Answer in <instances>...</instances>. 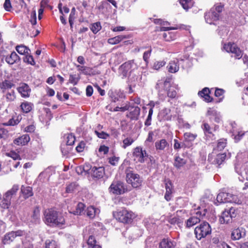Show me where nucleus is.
Segmentation results:
<instances>
[{
  "mask_svg": "<svg viewBox=\"0 0 248 248\" xmlns=\"http://www.w3.org/2000/svg\"><path fill=\"white\" fill-rule=\"evenodd\" d=\"M13 86H14V84L11 81L8 80H5L0 83V88L3 93L7 92V90L11 89Z\"/></svg>",
  "mask_w": 248,
  "mask_h": 248,
  "instance_id": "bb28decb",
  "label": "nucleus"
},
{
  "mask_svg": "<svg viewBox=\"0 0 248 248\" xmlns=\"http://www.w3.org/2000/svg\"><path fill=\"white\" fill-rule=\"evenodd\" d=\"M134 140L131 137H127L123 140L122 147L125 149L127 147L131 145L134 142Z\"/></svg>",
  "mask_w": 248,
  "mask_h": 248,
  "instance_id": "49530a36",
  "label": "nucleus"
},
{
  "mask_svg": "<svg viewBox=\"0 0 248 248\" xmlns=\"http://www.w3.org/2000/svg\"><path fill=\"white\" fill-rule=\"evenodd\" d=\"M23 61L24 62L32 65H34L35 63L32 56L30 54H27L23 58Z\"/></svg>",
  "mask_w": 248,
  "mask_h": 248,
  "instance_id": "603ef678",
  "label": "nucleus"
},
{
  "mask_svg": "<svg viewBox=\"0 0 248 248\" xmlns=\"http://www.w3.org/2000/svg\"><path fill=\"white\" fill-rule=\"evenodd\" d=\"M19 60V57L15 52H13L5 58L6 62L9 64H13Z\"/></svg>",
  "mask_w": 248,
  "mask_h": 248,
  "instance_id": "cd10ccee",
  "label": "nucleus"
},
{
  "mask_svg": "<svg viewBox=\"0 0 248 248\" xmlns=\"http://www.w3.org/2000/svg\"><path fill=\"white\" fill-rule=\"evenodd\" d=\"M3 96L5 97L7 102L14 101L16 98V93L14 90L5 92Z\"/></svg>",
  "mask_w": 248,
  "mask_h": 248,
  "instance_id": "c9c22d12",
  "label": "nucleus"
},
{
  "mask_svg": "<svg viewBox=\"0 0 248 248\" xmlns=\"http://www.w3.org/2000/svg\"><path fill=\"white\" fill-rule=\"evenodd\" d=\"M102 28L101 23L100 22H96L95 23L91 24L90 26V30L94 34L97 33Z\"/></svg>",
  "mask_w": 248,
  "mask_h": 248,
  "instance_id": "79ce46f5",
  "label": "nucleus"
},
{
  "mask_svg": "<svg viewBox=\"0 0 248 248\" xmlns=\"http://www.w3.org/2000/svg\"><path fill=\"white\" fill-rule=\"evenodd\" d=\"M174 149L175 150H178L181 148L186 147V145L185 143H183L181 144L179 141L176 140L174 139Z\"/></svg>",
  "mask_w": 248,
  "mask_h": 248,
  "instance_id": "680f3d73",
  "label": "nucleus"
},
{
  "mask_svg": "<svg viewBox=\"0 0 248 248\" xmlns=\"http://www.w3.org/2000/svg\"><path fill=\"white\" fill-rule=\"evenodd\" d=\"M16 50L20 54L25 55L30 54V49L24 45L17 46L16 47Z\"/></svg>",
  "mask_w": 248,
  "mask_h": 248,
  "instance_id": "58836bf2",
  "label": "nucleus"
},
{
  "mask_svg": "<svg viewBox=\"0 0 248 248\" xmlns=\"http://www.w3.org/2000/svg\"><path fill=\"white\" fill-rule=\"evenodd\" d=\"M133 155L134 160L140 163L144 162L145 159L148 156L146 151L140 147H137L134 149Z\"/></svg>",
  "mask_w": 248,
  "mask_h": 248,
  "instance_id": "9d476101",
  "label": "nucleus"
},
{
  "mask_svg": "<svg viewBox=\"0 0 248 248\" xmlns=\"http://www.w3.org/2000/svg\"><path fill=\"white\" fill-rule=\"evenodd\" d=\"M226 158V155L225 154H220L217 155L214 161H212L210 156L208 157V160L212 162V163L219 166L224 162Z\"/></svg>",
  "mask_w": 248,
  "mask_h": 248,
  "instance_id": "4be33fe9",
  "label": "nucleus"
},
{
  "mask_svg": "<svg viewBox=\"0 0 248 248\" xmlns=\"http://www.w3.org/2000/svg\"><path fill=\"white\" fill-rule=\"evenodd\" d=\"M229 193H219L217 197V202L220 203L229 202Z\"/></svg>",
  "mask_w": 248,
  "mask_h": 248,
  "instance_id": "a878e982",
  "label": "nucleus"
},
{
  "mask_svg": "<svg viewBox=\"0 0 248 248\" xmlns=\"http://www.w3.org/2000/svg\"><path fill=\"white\" fill-rule=\"evenodd\" d=\"M206 210H203V211H198L195 213L196 216H192L189 218L186 221V227L190 228L193 225L199 223L201 219L205 216Z\"/></svg>",
  "mask_w": 248,
  "mask_h": 248,
  "instance_id": "6e6552de",
  "label": "nucleus"
},
{
  "mask_svg": "<svg viewBox=\"0 0 248 248\" xmlns=\"http://www.w3.org/2000/svg\"><path fill=\"white\" fill-rule=\"evenodd\" d=\"M30 140V138L29 135L25 134L15 139L14 143L17 145L23 146L27 144Z\"/></svg>",
  "mask_w": 248,
  "mask_h": 248,
  "instance_id": "6ab92c4d",
  "label": "nucleus"
},
{
  "mask_svg": "<svg viewBox=\"0 0 248 248\" xmlns=\"http://www.w3.org/2000/svg\"><path fill=\"white\" fill-rule=\"evenodd\" d=\"M19 186L18 185H14L12 188L8 190L4 195V196L11 200L12 197L13 195H15L17 190H18Z\"/></svg>",
  "mask_w": 248,
  "mask_h": 248,
  "instance_id": "ea45409f",
  "label": "nucleus"
},
{
  "mask_svg": "<svg viewBox=\"0 0 248 248\" xmlns=\"http://www.w3.org/2000/svg\"><path fill=\"white\" fill-rule=\"evenodd\" d=\"M87 244L88 248H101L99 245L96 244V241L93 235L89 236L87 241Z\"/></svg>",
  "mask_w": 248,
  "mask_h": 248,
  "instance_id": "f704fd0d",
  "label": "nucleus"
},
{
  "mask_svg": "<svg viewBox=\"0 0 248 248\" xmlns=\"http://www.w3.org/2000/svg\"><path fill=\"white\" fill-rule=\"evenodd\" d=\"M44 221L52 227H62L65 224L64 217L52 208L47 209L44 212Z\"/></svg>",
  "mask_w": 248,
  "mask_h": 248,
  "instance_id": "f257e3e1",
  "label": "nucleus"
},
{
  "mask_svg": "<svg viewBox=\"0 0 248 248\" xmlns=\"http://www.w3.org/2000/svg\"><path fill=\"white\" fill-rule=\"evenodd\" d=\"M235 209L231 208L229 210H225L222 212L219 217V221L221 224L229 223L232 221V217H235L234 214Z\"/></svg>",
  "mask_w": 248,
  "mask_h": 248,
  "instance_id": "9b49d317",
  "label": "nucleus"
},
{
  "mask_svg": "<svg viewBox=\"0 0 248 248\" xmlns=\"http://www.w3.org/2000/svg\"><path fill=\"white\" fill-rule=\"evenodd\" d=\"M237 164L235 165L236 172L240 175L238 179L240 181L243 182L245 179H248L247 172L245 170H241V165L248 163V151L243 153H239L236 156Z\"/></svg>",
  "mask_w": 248,
  "mask_h": 248,
  "instance_id": "f03ea898",
  "label": "nucleus"
},
{
  "mask_svg": "<svg viewBox=\"0 0 248 248\" xmlns=\"http://www.w3.org/2000/svg\"><path fill=\"white\" fill-rule=\"evenodd\" d=\"M202 128L204 131V134L206 136L211 137H214V135L212 133V128L210 127L209 124L206 122H203L202 125Z\"/></svg>",
  "mask_w": 248,
  "mask_h": 248,
  "instance_id": "c85d7f7f",
  "label": "nucleus"
},
{
  "mask_svg": "<svg viewBox=\"0 0 248 248\" xmlns=\"http://www.w3.org/2000/svg\"><path fill=\"white\" fill-rule=\"evenodd\" d=\"M75 65L76 66L78 71L80 72V73L83 74L85 75H91L93 74L92 72L93 69L92 68L77 64H75Z\"/></svg>",
  "mask_w": 248,
  "mask_h": 248,
  "instance_id": "b1692460",
  "label": "nucleus"
},
{
  "mask_svg": "<svg viewBox=\"0 0 248 248\" xmlns=\"http://www.w3.org/2000/svg\"><path fill=\"white\" fill-rule=\"evenodd\" d=\"M246 231L243 227L238 228L232 231L231 234V238L233 240H239L246 236Z\"/></svg>",
  "mask_w": 248,
  "mask_h": 248,
  "instance_id": "2eb2a0df",
  "label": "nucleus"
},
{
  "mask_svg": "<svg viewBox=\"0 0 248 248\" xmlns=\"http://www.w3.org/2000/svg\"><path fill=\"white\" fill-rule=\"evenodd\" d=\"M176 243L168 238L163 239L159 245V248H175Z\"/></svg>",
  "mask_w": 248,
  "mask_h": 248,
  "instance_id": "f3484780",
  "label": "nucleus"
},
{
  "mask_svg": "<svg viewBox=\"0 0 248 248\" xmlns=\"http://www.w3.org/2000/svg\"><path fill=\"white\" fill-rule=\"evenodd\" d=\"M229 202L234 203L240 204L242 203L241 200L237 196L229 193Z\"/></svg>",
  "mask_w": 248,
  "mask_h": 248,
  "instance_id": "c03bdc74",
  "label": "nucleus"
},
{
  "mask_svg": "<svg viewBox=\"0 0 248 248\" xmlns=\"http://www.w3.org/2000/svg\"><path fill=\"white\" fill-rule=\"evenodd\" d=\"M226 145V140L224 139H220L217 143V148L219 150H222Z\"/></svg>",
  "mask_w": 248,
  "mask_h": 248,
  "instance_id": "13d9d810",
  "label": "nucleus"
},
{
  "mask_svg": "<svg viewBox=\"0 0 248 248\" xmlns=\"http://www.w3.org/2000/svg\"><path fill=\"white\" fill-rule=\"evenodd\" d=\"M90 173L93 177L100 179L102 178L105 174V169L102 167H93L91 168Z\"/></svg>",
  "mask_w": 248,
  "mask_h": 248,
  "instance_id": "dca6fc26",
  "label": "nucleus"
},
{
  "mask_svg": "<svg viewBox=\"0 0 248 248\" xmlns=\"http://www.w3.org/2000/svg\"><path fill=\"white\" fill-rule=\"evenodd\" d=\"M11 204V200L10 199L6 198L4 195L3 197V200L0 203L1 207L3 209H7L9 208Z\"/></svg>",
  "mask_w": 248,
  "mask_h": 248,
  "instance_id": "09e8293b",
  "label": "nucleus"
},
{
  "mask_svg": "<svg viewBox=\"0 0 248 248\" xmlns=\"http://www.w3.org/2000/svg\"><path fill=\"white\" fill-rule=\"evenodd\" d=\"M220 16L219 14L215 12L214 9H211L208 12L205 14L204 17L207 23L212 24L214 23V21L218 20Z\"/></svg>",
  "mask_w": 248,
  "mask_h": 248,
  "instance_id": "ddd939ff",
  "label": "nucleus"
},
{
  "mask_svg": "<svg viewBox=\"0 0 248 248\" xmlns=\"http://www.w3.org/2000/svg\"><path fill=\"white\" fill-rule=\"evenodd\" d=\"M78 186V185L76 183H72L67 186L66 188V191L67 193L74 192L77 189Z\"/></svg>",
  "mask_w": 248,
  "mask_h": 248,
  "instance_id": "de8ad7c7",
  "label": "nucleus"
},
{
  "mask_svg": "<svg viewBox=\"0 0 248 248\" xmlns=\"http://www.w3.org/2000/svg\"><path fill=\"white\" fill-rule=\"evenodd\" d=\"M186 163V160L179 156H175L174 166L177 169H180Z\"/></svg>",
  "mask_w": 248,
  "mask_h": 248,
  "instance_id": "72a5a7b5",
  "label": "nucleus"
},
{
  "mask_svg": "<svg viewBox=\"0 0 248 248\" xmlns=\"http://www.w3.org/2000/svg\"><path fill=\"white\" fill-rule=\"evenodd\" d=\"M108 95L113 102L118 101L119 99L122 98L124 96L123 93L120 91H109Z\"/></svg>",
  "mask_w": 248,
  "mask_h": 248,
  "instance_id": "aec40b11",
  "label": "nucleus"
},
{
  "mask_svg": "<svg viewBox=\"0 0 248 248\" xmlns=\"http://www.w3.org/2000/svg\"><path fill=\"white\" fill-rule=\"evenodd\" d=\"M110 193L115 195H121L128 191L127 186L122 182L114 181L109 187Z\"/></svg>",
  "mask_w": 248,
  "mask_h": 248,
  "instance_id": "0eeeda50",
  "label": "nucleus"
},
{
  "mask_svg": "<svg viewBox=\"0 0 248 248\" xmlns=\"http://www.w3.org/2000/svg\"><path fill=\"white\" fill-rule=\"evenodd\" d=\"M31 221L34 223H37L40 220V210L36 207L34 209L32 215L31 216Z\"/></svg>",
  "mask_w": 248,
  "mask_h": 248,
  "instance_id": "e433bc0d",
  "label": "nucleus"
},
{
  "mask_svg": "<svg viewBox=\"0 0 248 248\" xmlns=\"http://www.w3.org/2000/svg\"><path fill=\"white\" fill-rule=\"evenodd\" d=\"M17 90L23 98H28L30 95L31 89L26 83H20L19 86L17 88Z\"/></svg>",
  "mask_w": 248,
  "mask_h": 248,
  "instance_id": "4468645a",
  "label": "nucleus"
},
{
  "mask_svg": "<svg viewBox=\"0 0 248 248\" xmlns=\"http://www.w3.org/2000/svg\"><path fill=\"white\" fill-rule=\"evenodd\" d=\"M7 155L12 158L14 160H20L21 159L20 155L15 151H11L7 154Z\"/></svg>",
  "mask_w": 248,
  "mask_h": 248,
  "instance_id": "0e129e2a",
  "label": "nucleus"
},
{
  "mask_svg": "<svg viewBox=\"0 0 248 248\" xmlns=\"http://www.w3.org/2000/svg\"><path fill=\"white\" fill-rule=\"evenodd\" d=\"M166 63L164 61H157L154 63L153 68L155 70H159L161 67L164 66Z\"/></svg>",
  "mask_w": 248,
  "mask_h": 248,
  "instance_id": "4d7b16f0",
  "label": "nucleus"
},
{
  "mask_svg": "<svg viewBox=\"0 0 248 248\" xmlns=\"http://www.w3.org/2000/svg\"><path fill=\"white\" fill-rule=\"evenodd\" d=\"M180 3L183 8L187 11L189 9L191 8L194 4L193 0H180Z\"/></svg>",
  "mask_w": 248,
  "mask_h": 248,
  "instance_id": "4c0bfd02",
  "label": "nucleus"
},
{
  "mask_svg": "<svg viewBox=\"0 0 248 248\" xmlns=\"http://www.w3.org/2000/svg\"><path fill=\"white\" fill-rule=\"evenodd\" d=\"M178 62L179 61L178 59L170 61L167 66L168 71L171 73H175L178 72L179 69Z\"/></svg>",
  "mask_w": 248,
  "mask_h": 248,
  "instance_id": "a211bd4d",
  "label": "nucleus"
},
{
  "mask_svg": "<svg viewBox=\"0 0 248 248\" xmlns=\"http://www.w3.org/2000/svg\"><path fill=\"white\" fill-rule=\"evenodd\" d=\"M46 248H59L57 242L54 240H47L46 241Z\"/></svg>",
  "mask_w": 248,
  "mask_h": 248,
  "instance_id": "3c124183",
  "label": "nucleus"
},
{
  "mask_svg": "<svg viewBox=\"0 0 248 248\" xmlns=\"http://www.w3.org/2000/svg\"><path fill=\"white\" fill-rule=\"evenodd\" d=\"M163 37L166 41H170L175 39V35L170 32H165L163 34Z\"/></svg>",
  "mask_w": 248,
  "mask_h": 248,
  "instance_id": "864d4df0",
  "label": "nucleus"
},
{
  "mask_svg": "<svg viewBox=\"0 0 248 248\" xmlns=\"http://www.w3.org/2000/svg\"><path fill=\"white\" fill-rule=\"evenodd\" d=\"M23 235V232L21 230L12 231L7 233L3 239V243L4 244H8L13 242L17 236H21Z\"/></svg>",
  "mask_w": 248,
  "mask_h": 248,
  "instance_id": "f8f14e48",
  "label": "nucleus"
},
{
  "mask_svg": "<svg viewBox=\"0 0 248 248\" xmlns=\"http://www.w3.org/2000/svg\"><path fill=\"white\" fill-rule=\"evenodd\" d=\"M169 144L165 139H161L155 142V146L156 151H163Z\"/></svg>",
  "mask_w": 248,
  "mask_h": 248,
  "instance_id": "412c9836",
  "label": "nucleus"
},
{
  "mask_svg": "<svg viewBox=\"0 0 248 248\" xmlns=\"http://www.w3.org/2000/svg\"><path fill=\"white\" fill-rule=\"evenodd\" d=\"M197 135L190 132H186L184 135L185 142L193 141L196 138Z\"/></svg>",
  "mask_w": 248,
  "mask_h": 248,
  "instance_id": "37998d69",
  "label": "nucleus"
},
{
  "mask_svg": "<svg viewBox=\"0 0 248 248\" xmlns=\"http://www.w3.org/2000/svg\"><path fill=\"white\" fill-rule=\"evenodd\" d=\"M127 38L126 36L124 35H120L114 37L109 38L108 39V43L110 44L115 45L117 44L122 41L123 40Z\"/></svg>",
  "mask_w": 248,
  "mask_h": 248,
  "instance_id": "2f4dec72",
  "label": "nucleus"
},
{
  "mask_svg": "<svg viewBox=\"0 0 248 248\" xmlns=\"http://www.w3.org/2000/svg\"><path fill=\"white\" fill-rule=\"evenodd\" d=\"M97 211V209H95L94 207L90 206L87 209V215L90 218H93L94 217Z\"/></svg>",
  "mask_w": 248,
  "mask_h": 248,
  "instance_id": "a18cd8bd",
  "label": "nucleus"
},
{
  "mask_svg": "<svg viewBox=\"0 0 248 248\" xmlns=\"http://www.w3.org/2000/svg\"><path fill=\"white\" fill-rule=\"evenodd\" d=\"M214 9L215 12H217L220 15L221 13L224 9V5L221 3H217L214 5V6L211 8Z\"/></svg>",
  "mask_w": 248,
  "mask_h": 248,
  "instance_id": "5fc2aeb1",
  "label": "nucleus"
},
{
  "mask_svg": "<svg viewBox=\"0 0 248 248\" xmlns=\"http://www.w3.org/2000/svg\"><path fill=\"white\" fill-rule=\"evenodd\" d=\"M80 78H77L75 75H70L69 76V82L76 85L78 84Z\"/></svg>",
  "mask_w": 248,
  "mask_h": 248,
  "instance_id": "052dcab7",
  "label": "nucleus"
},
{
  "mask_svg": "<svg viewBox=\"0 0 248 248\" xmlns=\"http://www.w3.org/2000/svg\"><path fill=\"white\" fill-rule=\"evenodd\" d=\"M113 215L116 220L124 224L131 223L136 217L135 213L126 209L114 212Z\"/></svg>",
  "mask_w": 248,
  "mask_h": 248,
  "instance_id": "7ed1b4c3",
  "label": "nucleus"
},
{
  "mask_svg": "<svg viewBox=\"0 0 248 248\" xmlns=\"http://www.w3.org/2000/svg\"><path fill=\"white\" fill-rule=\"evenodd\" d=\"M163 90L166 92L167 96L169 97L174 98L176 96L177 92L174 87L170 85L168 88H163Z\"/></svg>",
  "mask_w": 248,
  "mask_h": 248,
  "instance_id": "473e14b6",
  "label": "nucleus"
},
{
  "mask_svg": "<svg viewBox=\"0 0 248 248\" xmlns=\"http://www.w3.org/2000/svg\"><path fill=\"white\" fill-rule=\"evenodd\" d=\"M169 222L171 224H178L181 223L182 221L178 217H174L170 218L169 219Z\"/></svg>",
  "mask_w": 248,
  "mask_h": 248,
  "instance_id": "774afa93",
  "label": "nucleus"
},
{
  "mask_svg": "<svg viewBox=\"0 0 248 248\" xmlns=\"http://www.w3.org/2000/svg\"><path fill=\"white\" fill-rule=\"evenodd\" d=\"M223 48L227 52L234 54V57L235 59H240L243 56L242 51L235 44L229 43L228 44H225Z\"/></svg>",
  "mask_w": 248,
  "mask_h": 248,
  "instance_id": "1a4fd4ad",
  "label": "nucleus"
},
{
  "mask_svg": "<svg viewBox=\"0 0 248 248\" xmlns=\"http://www.w3.org/2000/svg\"><path fill=\"white\" fill-rule=\"evenodd\" d=\"M137 68V65L134 60L128 61L122 64L119 68V74L122 78H124L129 76L133 70Z\"/></svg>",
  "mask_w": 248,
  "mask_h": 248,
  "instance_id": "423d86ee",
  "label": "nucleus"
},
{
  "mask_svg": "<svg viewBox=\"0 0 248 248\" xmlns=\"http://www.w3.org/2000/svg\"><path fill=\"white\" fill-rule=\"evenodd\" d=\"M153 110H152V108H150L149 110L148 116L145 122V125H146L147 126L150 125L151 124L152 116L153 115Z\"/></svg>",
  "mask_w": 248,
  "mask_h": 248,
  "instance_id": "e2e57ef3",
  "label": "nucleus"
},
{
  "mask_svg": "<svg viewBox=\"0 0 248 248\" xmlns=\"http://www.w3.org/2000/svg\"><path fill=\"white\" fill-rule=\"evenodd\" d=\"M33 106V104L27 101L22 103L20 105L21 109L24 113L30 112L32 109Z\"/></svg>",
  "mask_w": 248,
  "mask_h": 248,
  "instance_id": "7c9ffc66",
  "label": "nucleus"
},
{
  "mask_svg": "<svg viewBox=\"0 0 248 248\" xmlns=\"http://www.w3.org/2000/svg\"><path fill=\"white\" fill-rule=\"evenodd\" d=\"M210 91L208 88H203L201 91L199 92L198 94L199 96L202 97L203 96H205L206 95H208L210 94Z\"/></svg>",
  "mask_w": 248,
  "mask_h": 248,
  "instance_id": "338daca9",
  "label": "nucleus"
},
{
  "mask_svg": "<svg viewBox=\"0 0 248 248\" xmlns=\"http://www.w3.org/2000/svg\"><path fill=\"white\" fill-rule=\"evenodd\" d=\"M21 190L25 199L28 198L33 195L32 189L31 186H22Z\"/></svg>",
  "mask_w": 248,
  "mask_h": 248,
  "instance_id": "c756f323",
  "label": "nucleus"
},
{
  "mask_svg": "<svg viewBox=\"0 0 248 248\" xmlns=\"http://www.w3.org/2000/svg\"><path fill=\"white\" fill-rule=\"evenodd\" d=\"M85 208L84 204L82 202H79L76 208V209L71 213L75 215H80L83 212Z\"/></svg>",
  "mask_w": 248,
  "mask_h": 248,
  "instance_id": "a19ab883",
  "label": "nucleus"
},
{
  "mask_svg": "<svg viewBox=\"0 0 248 248\" xmlns=\"http://www.w3.org/2000/svg\"><path fill=\"white\" fill-rule=\"evenodd\" d=\"M140 109L139 107L132 108V110L130 111L127 117H129L131 120H137L140 114Z\"/></svg>",
  "mask_w": 248,
  "mask_h": 248,
  "instance_id": "5701e85b",
  "label": "nucleus"
},
{
  "mask_svg": "<svg viewBox=\"0 0 248 248\" xmlns=\"http://www.w3.org/2000/svg\"><path fill=\"white\" fill-rule=\"evenodd\" d=\"M211 228L207 222H203L197 226L194 230L195 236L198 240L205 237L211 233Z\"/></svg>",
  "mask_w": 248,
  "mask_h": 248,
  "instance_id": "39448f33",
  "label": "nucleus"
},
{
  "mask_svg": "<svg viewBox=\"0 0 248 248\" xmlns=\"http://www.w3.org/2000/svg\"><path fill=\"white\" fill-rule=\"evenodd\" d=\"M165 188L166 191L172 192L173 185L171 182L170 180L166 181L165 183Z\"/></svg>",
  "mask_w": 248,
  "mask_h": 248,
  "instance_id": "69168bd1",
  "label": "nucleus"
},
{
  "mask_svg": "<svg viewBox=\"0 0 248 248\" xmlns=\"http://www.w3.org/2000/svg\"><path fill=\"white\" fill-rule=\"evenodd\" d=\"M170 109L168 108H163L159 113V116L162 118V120L168 121L171 119V115H170Z\"/></svg>",
  "mask_w": 248,
  "mask_h": 248,
  "instance_id": "393cba45",
  "label": "nucleus"
},
{
  "mask_svg": "<svg viewBox=\"0 0 248 248\" xmlns=\"http://www.w3.org/2000/svg\"><path fill=\"white\" fill-rule=\"evenodd\" d=\"M76 139L74 135L69 134L67 137L66 145H72L75 143Z\"/></svg>",
  "mask_w": 248,
  "mask_h": 248,
  "instance_id": "bf43d9fd",
  "label": "nucleus"
},
{
  "mask_svg": "<svg viewBox=\"0 0 248 248\" xmlns=\"http://www.w3.org/2000/svg\"><path fill=\"white\" fill-rule=\"evenodd\" d=\"M152 51L151 47H150L149 49L147 51H145L143 53V59L146 65H147L149 62V60L151 56Z\"/></svg>",
  "mask_w": 248,
  "mask_h": 248,
  "instance_id": "8fccbe9b",
  "label": "nucleus"
},
{
  "mask_svg": "<svg viewBox=\"0 0 248 248\" xmlns=\"http://www.w3.org/2000/svg\"><path fill=\"white\" fill-rule=\"evenodd\" d=\"M130 108L129 103H127L124 105L123 107H116L114 108V111H120L122 112H124L129 109Z\"/></svg>",
  "mask_w": 248,
  "mask_h": 248,
  "instance_id": "6e6d98bb",
  "label": "nucleus"
},
{
  "mask_svg": "<svg viewBox=\"0 0 248 248\" xmlns=\"http://www.w3.org/2000/svg\"><path fill=\"white\" fill-rule=\"evenodd\" d=\"M126 182L134 188H140L142 184L143 179L138 173L128 169L125 170Z\"/></svg>",
  "mask_w": 248,
  "mask_h": 248,
  "instance_id": "20e7f679",
  "label": "nucleus"
}]
</instances>
